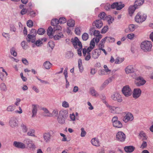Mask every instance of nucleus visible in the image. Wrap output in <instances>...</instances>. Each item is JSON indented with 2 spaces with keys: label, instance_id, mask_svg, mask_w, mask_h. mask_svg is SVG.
Listing matches in <instances>:
<instances>
[{
  "label": "nucleus",
  "instance_id": "7",
  "mask_svg": "<svg viewBox=\"0 0 153 153\" xmlns=\"http://www.w3.org/2000/svg\"><path fill=\"white\" fill-rule=\"evenodd\" d=\"M54 132L52 130H50L49 132H45L43 134V137L46 142L49 141L51 139V134H53Z\"/></svg>",
  "mask_w": 153,
  "mask_h": 153
},
{
  "label": "nucleus",
  "instance_id": "16",
  "mask_svg": "<svg viewBox=\"0 0 153 153\" xmlns=\"http://www.w3.org/2000/svg\"><path fill=\"white\" fill-rule=\"evenodd\" d=\"M101 53V51L99 49H96L93 50L91 53V56L94 59H97Z\"/></svg>",
  "mask_w": 153,
  "mask_h": 153
},
{
  "label": "nucleus",
  "instance_id": "50",
  "mask_svg": "<svg viewBox=\"0 0 153 153\" xmlns=\"http://www.w3.org/2000/svg\"><path fill=\"white\" fill-rule=\"evenodd\" d=\"M75 33L78 35H80L81 33V30L79 27H76L75 29Z\"/></svg>",
  "mask_w": 153,
  "mask_h": 153
},
{
  "label": "nucleus",
  "instance_id": "54",
  "mask_svg": "<svg viewBox=\"0 0 153 153\" xmlns=\"http://www.w3.org/2000/svg\"><path fill=\"white\" fill-rule=\"evenodd\" d=\"M37 33V31L36 30L34 29H32L30 31L29 34L30 35H34L36 36Z\"/></svg>",
  "mask_w": 153,
  "mask_h": 153
},
{
  "label": "nucleus",
  "instance_id": "5",
  "mask_svg": "<svg viewBox=\"0 0 153 153\" xmlns=\"http://www.w3.org/2000/svg\"><path fill=\"white\" fill-rule=\"evenodd\" d=\"M122 91L123 94L126 97L130 96L132 93L131 89L128 85L124 86L122 89Z\"/></svg>",
  "mask_w": 153,
  "mask_h": 153
},
{
  "label": "nucleus",
  "instance_id": "9",
  "mask_svg": "<svg viewBox=\"0 0 153 153\" xmlns=\"http://www.w3.org/2000/svg\"><path fill=\"white\" fill-rule=\"evenodd\" d=\"M18 120L16 117H12L10 118L9 122L10 126L12 128L17 126Z\"/></svg>",
  "mask_w": 153,
  "mask_h": 153
},
{
  "label": "nucleus",
  "instance_id": "57",
  "mask_svg": "<svg viewBox=\"0 0 153 153\" xmlns=\"http://www.w3.org/2000/svg\"><path fill=\"white\" fill-rule=\"evenodd\" d=\"M95 38H94L91 41L90 46H91L93 48H94L95 47V42H94Z\"/></svg>",
  "mask_w": 153,
  "mask_h": 153
},
{
  "label": "nucleus",
  "instance_id": "47",
  "mask_svg": "<svg viewBox=\"0 0 153 153\" xmlns=\"http://www.w3.org/2000/svg\"><path fill=\"white\" fill-rule=\"evenodd\" d=\"M62 29L60 25H57L54 26L53 28V30L54 32L57 30L58 31H59V30H61Z\"/></svg>",
  "mask_w": 153,
  "mask_h": 153
},
{
  "label": "nucleus",
  "instance_id": "23",
  "mask_svg": "<svg viewBox=\"0 0 153 153\" xmlns=\"http://www.w3.org/2000/svg\"><path fill=\"white\" fill-rule=\"evenodd\" d=\"M139 139L141 140H146L147 139V137L145 133L143 131L140 132L139 135Z\"/></svg>",
  "mask_w": 153,
  "mask_h": 153
},
{
  "label": "nucleus",
  "instance_id": "14",
  "mask_svg": "<svg viewBox=\"0 0 153 153\" xmlns=\"http://www.w3.org/2000/svg\"><path fill=\"white\" fill-rule=\"evenodd\" d=\"M134 117L133 115L130 113H127L124 117L123 120L125 123L133 120Z\"/></svg>",
  "mask_w": 153,
  "mask_h": 153
},
{
  "label": "nucleus",
  "instance_id": "32",
  "mask_svg": "<svg viewBox=\"0 0 153 153\" xmlns=\"http://www.w3.org/2000/svg\"><path fill=\"white\" fill-rule=\"evenodd\" d=\"M59 23V20L57 19H52L51 22V25L53 26H56L57 25H58Z\"/></svg>",
  "mask_w": 153,
  "mask_h": 153
},
{
  "label": "nucleus",
  "instance_id": "20",
  "mask_svg": "<svg viewBox=\"0 0 153 153\" xmlns=\"http://www.w3.org/2000/svg\"><path fill=\"white\" fill-rule=\"evenodd\" d=\"M135 148L133 146H126L124 148L125 151L127 153H131L135 149Z\"/></svg>",
  "mask_w": 153,
  "mask_h": 153
},
{
  "label": "nucleus",
  "instance_id": "25",
  "mask_svg": "<svg viewBox=\"0 0 153 153\" xmlns=\"http://www.w3.org/2000/svg\"><path fill=\"white\" fill-rule=\"evenodd\" d=\"M37 105H32V117H35L37 113Z\"/></svg>",
  "mask_w": 153,
  "mask_h": 153
},
{
  "label": "nucleus",
  "instance_id": "37",
  "mask_svg": "<svg viewBox=\"0 0 153 153\" xmlns=\"http://www.w3.org/2000/svg\"><path fill=\"white\" fill-rule=\"evenodd\" d=\"M118 5H117V10H120L123 8L125 6L124 4H122L121 2H118Z\"/></svg>",
  "mask_w": 153,
  "mask_h": 153
},
{
  "label": "nucleus",
  "instance_id": "31",
  "mask_svg": "<svg viewBox=\"0 0 153 153\" xmlns=\"http://www.w3.org/2000/svg\"><path fill=\"white\" fill-rule=\"evenodd\" d=\"M107 37H105L101 40L100 44L99 45V48H103L104 47V44L107 39Z\"/></svg>",
  "mask_w": 153,
  "mask_h": 153
},
{
  "label": "nucleus",
  "instance_id": "4",
  "mask_svg": "<svg viewBox=\"0 0 153 153\" xmlns=\"http://www.w3.org/2000/svg\"><path fill=\"white\" fill-rule=\"evenodd\" d=\"M147 16L141 12H138L136 16L135 20L136 22L139 23H142L146 19Z\"/></svg>",
  "mask_w": 153,
  "mask_h": 153
},
{
  "label": "nucleus",
  "instance_id": "40",
  "mask_svg": "<svg viewBox=\"0 0 153 153\" xmlns=\"http://www.w3.org/2000/svg\"><path fill=\"white\" fill-rule=\"evenodd\" d=\"M137 27V26L133 24L130 25L128 26L129 30L131 32L134 31Z\"/></svg>",
  "mask_w": 153,
  "mask_h": 153
},
{
  "label": "nucleus",
  "instance_id": "44",
  "mask_svg": "<svg viewBox=\"0 0 153 153\" xmlns=\"http://www.w3.org/2000/svg\"><path fill=\"white\" fill-rule=\"evenodd\" d=\"M95 31V27H94L90 28L89 30V34L91 36L94 35V33Z\"/></svg>",
  "mask_w": 153,
  "mask_h": 153
},
{
  "label": "nucleus",
  "instance_id": "26",
  "mask_svg": "<svg viewBox=\"0 0 153 153\" xmlns=\"http://www.w3.org/2000/svg\"><path fill=\"white\" fill-rule=\"evenodd\" d=\"M90 92L92 96L95 97H97L99 95L98 92L95 90L94 87H91L90 88Z\"/></svg>",
  "mask_w": 153,
  "mask_h": 153
},
{
  "label": "nucleus",
  "instance_id": "2",
  "mask_svg": "<svg viewBox=\"0 0 153 153\" xmlns=\"http://www.w3.org/2000/svg\"><path fill=\"white\" fill-rule=\"evenodd\" d=\"M71 41L75 48H77V45L79 47V48L77 50V53L79 56H81V50L82 49V46L81 42L80 41L78 38L76 37H75L74 39H72Z\"/></svg>",
  "mask_w": 153,
  "mask_h": 153
},
{
  "label": "nucleus",
  "instance_id": "35",
  "mask_svg": "<svg viewBox=\"0 0 153 153\" xmlns=\"http://www.w3.org/2000/svg\"><path fill=\"white\" fill-rule=\"evenodd\" d=\"M124 58H120L119 57H117L115 59L114 63L116 64H120L124 60Z\"/></svg>",
  "mask_w": 153,
  "mask_h": 153
},
{
  "label": "nucleus",
  "instance_id": "10",
  "mask_svg": "<svg viewBox=\"0 0 153 153\" xmlns=\"http://www.w3.org/2000/svg\"><path fill=\"white\" fill-rule=\"evenodd\" d=\"M103 24L101 19H97L92 23L93 26L97 29H100L103 26Z\"/></svg>",
  "mask_w": 153,
  "mask_h": 153
},
{
  "label": "nucleus",
  "instance_id": "41",
  "mask_svg": "<svg viewBox=\"0 0 153 153\" xmlns=\"http://www.w3.org/2000/svg\"><path fill=\"white\" fill-rule=\"evenodd\" d=\"M35 131L34 129H30L27 132V135L28 136L35 137L34 134Z\"/></svg>",
  "mask_w": 153,
  "mask_h": 153
},
{
  "label": "nucleus",
  "instance_id": "49",
  "mask_svg": "<svg viewBox=\"0 0 153 153\" xmlns=\"http://www.w3.org/2000/svg\"><path fill=\"white\" fill-rule=\"evenodd\" d=\"M108 26H104L102 29L101 33L102 34L105 33L108 31Z\"/></svg>",
  "mask_w": 153,
  "mask_h": 153
},
{
  "label": "nucleus",
  "instance_id": "56",
  "mask_svg": "<svg viewBox=\"0 0 153 153\" xmlns=\"http://www.w3.org/2000/svg\"><path fill=\"white\" fill-rule=\"evenodd\" d=\"M81 136L82 137H85L86 134V132L84 130V128H81Z\"/></svg>",
  "mask_w": 153,
  "mask_h": 153
},
{
  "label": "nucleus",
  "instance_id": "38",
  "mask_svg": "<svg viewBox=\"0 0 153 153\" xmlns=\"http://www.w3.org/2000/svg\"><path fill=\"white\" fill-rule=\"evenodd\" d=\"M45 32V30L42 28H39L37 31V33L40 35H43Z\"/></svg>",
  "mask_w": 153,
  "mask_h": 153
},
{
  "label": "nucleus",
  "instance_id": "18",
  "mask_svg": "<svg viewBox=\"0 0 153 153\" xmlns=\"http://www.w3.org/2000/svg\"><path fill=\"white\" fill-rule=\"evenodd\" d=\"M36 36L34 35L28 34L27 38V42H31L32 43H34L36 39Z\"/></svg>",
  "mask_w": 153,
  "mask_h": 153
},
{
  "label": "nucleus",
  "instance_id": "58",
  "mask_svg": "<svg viewBox=\"0 0 153 153\" xmlns=\"http://www.w3.org/2000/svg\"><path fill=\"white\" fill-rule=\"evenodd\" d=\"M118 2H115L113 3L111 5V8L112 9H115L116 8L117 9V5H118Z\"/></svg>",
  "mask_w": 153,
  "mask_h": 153
},
{
  "label": "nucleus",
  "instance_id": "59",
  "mask_svg": "<svg viewBox=\"0 0 153 153\" xmlns=\"http://www.w3.org/2000/svg\"><path fill=\"white\" fill-rule=\"evenodd\" d=\"M10 30L13 31L14 32H15L16 30V28L13 24H10Z\"/></svg>",
  "mask_w": 153,
  "mask_h": 153
},
{
  "label": "nucleus",
  "instance_id": "64",
  "mask_svg": "<svg viewBox=\"0 0 153 153\" xmlns=\"http://www.w3.org/2000/svg\"><path fill=\"white\" fill-rule=\"evenodd\" d=\"M28 12V10H26V9L23 8L21 12V13L23 15L25 14Z\"/></svg>",
  "mask_w": 153,
  "mask_h": 153
},
{
  "label": "nucleus",
  "instance_id": "12",
  "mask_svg": "<svg viewBox=\"0 0 153 153\" xmlns=\"http://www.w3.org/2000/svg\"><path fill=\"white\" fill-rule=\"evenodd\" d=\"M141 91L139 88H134L133 91V97L135 99H137L140 96Z\"/></svg>",
  "mask_w": 153,
  "mask_h": 153
},
{
  "label": "nucleus",
  "instance_id": "6",
  "mask_svg": "<svg viewBox=\"0 0 153 153\" xmlns=\"http://www.w3.org/2000/svg\"><path fill=\"white\" fill-rule=\"evenodd\" d=\"M116 137L117 140L122 142L125 140L126 136L123 132L119 131L117 133Z\"/></svg>",
  "mask_w": 153,
  "mask_h": 153
},
{
  "label": "nucleus",
  "instance_id": "63",
  "mask_svg": "<svg viewBox=\"0 0 153 153\" xmlns=\"http://www.w3.org/2000/svg\"><path fill=\"white\" fill-rule=\"evenodd\" d=\"M91 54L87 53V55L85 56V59L86 61H88L91 59Z\"/></svg>",
  "mask_w": 153,
  "mask_h": 153
},
{
  "label": "nucleus",
  "instance_id": "55",
  "mask_svg": "<svg viewBox=\"0 0 153 153\" xmlns=\"http://www.w3.org/2000/svg\"><path fill=\"white\" fill-rule=\"evenodd\" d=\"M48 45L52 49L55 46L54 42L52 41L49 42L48 43Z\"/></svg>",
  "mask_w": 153,
  "mask_h": 153
},
{
  "label": "nucleus",
  "instance_id": "36",
  "mask_svg": "<svg viewBox=\"0 0 153 153\" xmlns=\"http://www.w3.org/2000/svg\"><path fill=\"white\" fill-rule=\"evenodd\" d=\"M15 105H9L7 107L6 110L8 112H12L15 110Z\"/></svg>",
  "mask_w": 153,
  "mask_h": 153
},
{
  "label": "nucleus",
  "instance_id": "11",
  "mask_svg": "<svg viewBox=\"0 0 153 153\" xmlns=\"http://www.w3.org/2000/svg\"><path fill=\"white\" fill-rule=\"evenodd\" d=\"M111 98L113 100L119 102H122L123 100L120 94L116 92L114 93L111 95Z\"/></svg>",
  "mask_w": 153,
  "mask_h": 153
},
{
  "label": "nucleus",
  "instance_id": "3",
  "mask_svg": "<svg viewBox=\"0 0 153 153\" xmlns=\"http://www.w3.org/2000/svg\"><path fill=\"white\" fill-rule=\"evenodd\" d=\"M152 46L151 42L148 41L143 42L141 44V48L145 52L150 51Z\"/></svg>",
  "mask_w": 153,
  "mask_h": 153
},
{
  "label": "nucleus",
  "instance_id": "21",
  "mask_svg": "<svg viewBox=\"0 0 153 153\" xmlns=\"http://www.w3.org/2000/svg\"><path fill=\"white\" fill-rule=\"evenodd\" d=\"M134 5L130 6L128 8V11L130 15L131 16L135 10L137 8Z\"/></svg>",
  "mask_w": 153,
  "mask_h": 153
},
{
  "label": "nucleus",
  "instance_id": "29",
  "mask_svg": "<svg viewBox=\"0 0 153 153\" xmlns=\"http://www.w3.org/2000/svg\"><path fill=\"white\" fill-rule=\"evenodd\" d=\"M51 65L52 64L49 61H45L43 64L45 68L47 69H50L51 66Z\"/></svg>",
  "mask_w": 153,
  "mask_h": 153
},
{
  "label": "nucleus",
  "instance_id": "15",
  "mask_svg": "<svg viewBox=\"0 0 153 153\" xmlns=\"http://www.w3.org/2000/svg\"><path fill=\"white\" fill-rule=\"evenodd\" d=\"M23 142L25 145H27L29 148H33L35 147V146L33 143L32 141L30 139H25L24 140Z\"/></svg>",
  "mask_w": 153,
  "mask_h": 153
},
{
  "label": "nucleus",
  "instance_id": "33",
  "mask_svg": "<svg viewBox=\"0 0 153 153\" xmlns=\"http://www.w3.org/2000/svg\"><path fill=\"white\" fill-rule=\"evenodd\" d=\"M98 16L100 18V19L105 20L107 17L105 13L104 12H102L100 13Z\"/></svg>",
  "mask_w": 153,
  "mask_h": 153
},
{
  "label": "nucleus",
  "instance_id": "51",
  "mask_svg": "<svg viewBox=\"0 0 153 153\" xmlns=\"http://www.w3.org/2000/svg\"><path fill=\"white\" fill-rule=\"evenodd\" d=\"M21 126L22 127L24 132H26L27 131L28 129L25 125L24 124L22 123L21 124Z\"/></svg>",
  "mask_w": 153,
  "mask_h": 153
},
{
  "label": "nucleus",
  "instance_id": "43",
  "mask_svg": "<svg viewBox=\"0 0 153 153\" xmlns=\"http://www.w3.org/2000/svg\"><path fill=\"white\" fill-rule=\"evenodd\" d=\"M109 82L107 80H105L104 82L102 85L100 87V89L101 90H103L106 86L108 84Z\"/></svg>",
  "mask_w": 153,
  "mask_h": 153
},
{
  "label": "nucleus",
  "instance_id": "22",
  "mask_svg": "<svg viewBox=\"0 0 153 153\" xmlns=\"http://www.w3.org/2000/svg\"><path fill=\"white\" fill-rule=\"evenodd\" d=\"M91 143L94 146H100V143L97 138H94L92 139L91 140Z\"/></svg>",
  "mask_w": 153,
  "mask_h": 153
},
{
  "label": "nucleus",
  "instance_id": "39",
  "mask_svg": "<svg viewBox=\"0 0 153 153\" xmlns=\"http://www.w3.org/2000/svg\"><path fill=\"white\" fill-rule=\"evenodd\" d=\"M82 37L83 41H86L89 38L88 34L86 33H85L82 35Z\"/></svg>",
  "mask_w": 153,
  "mask_h": 153
},
{
  "label": "nucleus",
  "instance_id": "27",
  "mask_svg": "<svg viewBox=\"0 0 153 153\" xmlns=\"http://www.w3.org/2000/svg\"><path fill=\"white\" fill-rule=\"evenodd\" d=\"M113 125L114 127L117 128H121L122 127V123L119 120L113 123Z\"/></svg>",
  "mask_w": 153,
  "mask_h": 153
},
{
  "label": "nucleus",
  "instance_id": "17",
  "mask_svg": "<svg viewBox=\"0 0 153 153\" xmlns=\"http://www.w3.org/2000/svg\"><path fill=\"white\" fill-rule=\"evenodd\" d=\"M136 79L138 81L136 82V84L138 86L143 85L146 82V81L141 76L137 77Z\"/></svg>",
  "mask_w": 153,
  "mask_h": 153
},
{
  "label": "nucleus",
  "instance_id": "53",
  "mask_svg": "<svg viewBox=\"0 0 153 153\" xmlns=\"http://www.w3.org/2000/svg\"><path fill=\"white\" fill-rule=\"evenodd\" d=\"M73 56V53L71 51L67 52L66 53V56L68 58L72 57Z\"/></svg>",
  "mask_w": 153,
  "mask_h": 153
},
{
  "label": "nucleus",
  "instance_id": "60",
  "mask_svg": "<svg viewBox=\"0 0 153 153\" xmlns=\"http://www.w3.org/2000/svg\"><path fill=\"white\" fill-rule=\"evenodd\" d=\"M62 106L64 107L68 108L69 107V104L67 102L64 101L62 102Z\"/></svg>",
  "mask_w": 153,
  "mask_h": 153
},
{
  "label": "nucleus",
  "instance_id": "45",
  "mask_svg": "<svg viewBox=\"0 0 153 153\" xmlns=\"http://www.w3.org/2000/svg\"><path fill=\"white\" fill-rule=\"evenodd\" d=\"M53 30V29L50 26L48 27L47 30V34L48 36H50L52 34Z\"/></svg>",
  "mask_w": 153,
  "mask_h": 153
},
{
  "label": "nucleus",
  "instance_id": "24",
  "mask_svg": "<svg viewBox=\"0 0 153 153\" xmlns=\"http://www.w3.org/2000/svg\"><path fill=\"white\" fill-rule=\"evenodd\" d=\"M56 33L57 34L53 37V38L55 40H59L60 38L63 37L64 35L62 32L57 31Z\"/></svg>",
  "mask_w": 153,
  "mask_h": 153
},
{
  "label": "nucleus",
  "instance_id": "46",
  "mask_svg": "<svg viewBox=\"0 0 153 153\" xmlns=\"http://www.w3.org/2000/svg\"><path fill=\"white\" fill-rule=\"evenodd\" d=\"M59 20V23L61 24L64 23H65L67 21L65 17H60Z\"/></svg>",
  "mask_w": 153,
  "mask_h": 153
},
{
  "label": "nucleus",
  "instance_id": "30",
  "mask_svg": "<svg viewBox=\"0 0 153 153\" xmlns=\"http://www.w3.org/2000/svg\"><path fill=\"white\" fill-rule=\"evenodd\" d=\"M67 24L69 27H74L75 24V21L73 19H70L67 21Z\"/></svg>",
  "mask_w": 153,
  "mask_h": 153
},
{
  "label": "nucleus",
  "instance_id": "13",
  "mask_svg": "<svg viewBox=\"0 0 153 153\" xmlns=\"http://www.w3.org/2000/svg\"><path fill=\"white\" fill-rule=\"evenodd\" d=\"M13 146L17 148L22 149H24L26 148V145L25 144L19 141H14L13 143Z\"/></svg>",
  "mask_w": 153,
  "mask_h": 153
},
{
  "label": "nucleus",
  "instance_id": "34",
  "mask_svg": "<svg viewBox=\"0 0 153 153\" xmlns=\"http://www.w3.org/2000/svg\"><path fill=\"white\" fill-rule=\"evenodd\" d=\"M58 111L57 109H54L53 111L51 114H49L47 115L48 117L54 116L56 117L58 115Z\"/></svg>",
  "mask_w": 153,
  "mask_h": 153
},
{
  "label": "nucleus",
  "instance_id": "19",
  "mask_svg": "<svg viewBox=\"0 0 153 153\" xmlns=\"http://www.w3.org/2000/svg\"><path fill=\"white\" fill-rule=\"evenodd\" d=\"M126 73L127 74L133 73L134 71V69L132 65H129L125 68Z\"/></svg>",
  "mask_w": 153,
  "mask_h": 153
},
{
  "label": "nucleus",
  "instance_id": "28",
  "mask_svg": "<svg viewBox=\"0 0 153 153\" xmlns=\"http://www.w3.org/2000/svg\"><path fill=\"white\" fill-rule=\"evenodd\" d=\"M144 0H137L134 2V5L137 8L138 6L141 5L144 3Z\"/></svg>",
  "mask_w": 153,
  "mask_h": 153
},
{
  "label": "nucleus",
  "instance_id": "1",
  "mask_svg": "<svg viewBox=\"0 0 153 153\" xmlns=\"http://www.w3.org/2000/svg\"><path fill=\"white\" fill-rule=\"evenodd\" d=\"M68 116V114L67 111L65 110L60 111L57 119L58 122L61 124L65 123V120Z\"/></svg>",
  "mask_w": 153,
  "mask_h": 153
},
{
  "label": "nucleus",
  "instance_id": "52",
  "mask_svg": "<svg viewBox=\"0 0 153 153\" xmlns=\"http://www.w3.org/2000/svg\"><path fill=\"white\" fill-rule=\"evenodd\" d=\"M27 25L28 27H31L33 25V23L31 20H29L27 22Z\"/></svg>",
  "mask_w": 153,
  "mask_h": 153
},
{
  "label": "nucleus",
  "instance_id": "42",
  "mask_svg": "<svg viewBox=\"0 0 153 153\" xmlns=\"http://www.w3.org/2000/svg\"><path fill=\"white\" fill-rule=\"evenodd\" d=\"M27 43L25 41H23L21 43V45L24 49H26L27 48Z\"/></svg>",
  "mask_w": 153,
  "mask_h": 153
},
{
  "label": "nucleus",
  "instance_id": "62",
  "mask_svg": "<svg viewBox=\"0 0 153 153\" xmlns=\"http://www.w3.org/2000/svg\"><path fill=\"white\" fill-rule=\"evenodd\" d=\"M99 74L100 75H104L107 74V72L104 70H102L99 71Z\"/></svg>",
  "mask_w": 153,
  "mask_h": 153
},
{
  "label": "nucleus",
  "instance_id": "48",
  "mask_svg": "<svg viewBox=\"0 0 153 153\" xmlns=\"http://www.w3.org/2000/svg\"><path fill=\"white\" fill-rule=\"evenodd\" d=\"M34 43L37 47L41 46V44H42V42L40 39H39L36 41H35V42Z\"/></svg>",
  "mask_w": 153,
  "mask_h": 153
},
{
  "label": "nucleus",
  "instance_id": "8",
  "mask_svg": "<svg viewBox=\"0 0 153 153\" xmlns=\"http://www.w3.org/2000/svg\"><path fill=\"white\" fill-rule=\"evenodd\" d=\"M107 106L109 108L111 112L112 113L118 114L121 111V109L119 107H115L108 105H107Z\"/></svg>",
  "mask_w": 153,
  "mask_h": 153
},
{
  "label": "nucleus",
  "instance_id": "61",
  "mask_svg": "<svg viewBox=\"0 0 153 153\" xmlns=\"http://www.w3.org/2000/svg\"><path fill=\"white\" fill-rule=\"evenodd\" d=\"M107 39L109 42H114L115 39L113 37H107Z\"/></svg>",
  "mask_w": 153,
  "mask_h": 153
}]
</instances>
